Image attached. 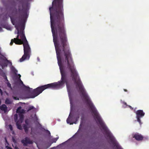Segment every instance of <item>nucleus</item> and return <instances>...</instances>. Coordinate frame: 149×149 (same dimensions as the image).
<instances>
[{"instance_id": "7c9ffc66", "label": "nucleus", "mask_w": 149, "mask_h": 149, "mask_svg": "<svg viewBox=\"0 0 149 149\" xmlns=\"http://www.w3.org/2000/svg\"><path fill=\"white\" fill-rule=\"evenodd\" d=\"M124 90L125 92H127V90L126 89H124Z\"/></svg>"}, {"instance_id": "423d86ee", "label": "nucleus", "mask_w": 149, "mask_h": 149, "mask_svg": "<svg viewBox=\"0 0 149 149\" xmlns=\"http://www.w3.org/2000/svg\"><path fill=\"white\" fill-rule=\"evenodd\" d=\"M133 137L138 141H142L143 138V136L141 134L138 133H136L134 134Z\"/></svg>"}, {"instance_id": "c85d7f7f", "label": "nucleus", "mask_w": 149, "mask_h": 149, "mask_svg": "<svg viewBox=\"0 0 149 149\" xmlns=\"http://www.w3.org/2000/svg\"><path fill=\"white\" fill-rule=\"evenodd\" d=\"M0 93H2V91L1 89H0Z\"/></svg>"}, {"instance_id": "6ab92c4d", "label": "nucleus", "mask_w": 149, "mask_h": 149, "mask_svg": "<svg viewBox=\"0 0 149 149\" xmlns=\"http://www.w3.org/2000/svg\"><path fill=\"white\" fill-rule=\"evenodd\" d=\"M58 139V138H56L53 139V142L55 143Z\"/></svg>"}, {"instance_id": "0eeeda50", "label": "nucleus", "mask_w": 149, "mask_h": 149, "mask_svg": "<svg viewBox=\"0 0 149 149\" xmlns=\"http://www.w3.org/2000/svg\"><path fill=\"white\" fill-rule=\"evenodd\" d=\"M22 107H19L17 108L16 110V112L19 114H23L25 113V111L24 109H21Z\"/></svg>"}, {"instance_id": "cd10ccee", "label": "nucleus", "mask_w": 149, "mask_h": 149, "mask_svg": "<svg viewBox=\"0 0 149 149\" xmlns=\"http://www.w3.org/2000/svg\"><path fill=\"white\" fill-rule=\"evenodd\" d=\"M15 117H16V119H17V114H15Z\"/></svg>"}, {"instance_id": "393cba45", "label": "nucleus", "mask_w": 149, "mask_h": 149, "mask_svg": "<svg viewBox=\"0 0 149 149\" xmlns=\"http://www.w3.org/2000/svg\"><path fill=\"white\" fill-rule=\"evenodd\" d=\"M5 141H6V143H7L8 144V141H7V139H6V138H5Z\"/></svg>"}, {"instance_id": "4c0bfd02", "label": "nucleus", "mask_w": 149, "mask_h": 149, "mask_svg": "<svg viewBox=\"0 0 149 149\" xmlns=\"http://www.w3.org/2000/svg\"><path fill=\"white\" fill-rule=\"evenodd\" d=\"M15 121L16 122V120H15Z\"/></svg>"}, {"instance_id": "9d476101", "label": "nucleus", "mask_w": 149, "mask_h": 149, "mask_svg": "<svg viewBox=\"0 0 149 149\" xmlns=\"http://www.w3.org/2000/svg\"><path fill=\"white\" fill-rule=\"evenodd\" d=\"M18 115L19 118V120L17 121H19V122L22 123L24 120V116L23 114H19Z\"/></svg>"}, {"instance_id": "4be33fe9", "label": "nucleus", "mask_w": 149, "mask_h": 149, "mask_svg": "<svg viewBox=\"0 0 149 149\" xmlns=\"http://www.w3.org/2000/svg\"><path fill=\"white\" fill-rule=\"evenodd\" d=\"M6 147L7 148V149H13L10 147L8 146H6Z\"/></svg>"}, {"instance_id": "7ed1b4c3", "label": "nucleus", "mask_w": 149, "mask_h": 149, "mask_svg": "<svg viewBox=\"0 0 149 149\" xmlns=\"http://www.w3.org/2000/svg\"><path fill=\"white\" fill-rule=\"evenodd\" d=\"M136 115V118L137 121L139 123L140 125H141L142 123L141 122L140 118L143 117L145 113L143 110H139L135 112Z\"/></svg>"}, {"instance_id": "39448f33", "label": "nucleus", "mask_w": 149, "mask_h": 149, "mask_svg": "<svg viewBox=\"0 0 149 149\" xmlns=\"http://www.w3.org/2000/svg\"><path fill=\"white\" fill-rule=\"evenodd\" d=\"M21 141L23 145L25 146H27V144H32L33 143V141L30 140V139L27 137L25 138L24 139L22 140Z\"/></svg>"}, {"instance_id": "dca6fc26", "label": "nucleus", "mask_w": 149, "mask_h": 149, "mask_svg": "<svg viewBox=\"0 0 149 149\" xmlns=\"http://www.w3.org/2000/svg\"><path fill=\"white\" fill-rule=\"evenodd\" d=\"M7 86L8 87L10 88L11 89H12V87L11 86V84L9 81L7 82L6 83Z\"/></svg>"}, {"instance_id": "f704fd0d", "label": "nucleus", "mask_w": 149, "mask_h": 149, "mask_svg": "<svg viewBox=\"0 0 149 149\" xmlns=\"http://www.w3.org/2000/svg\"><path fill=\"white\" fill-rule=\"evenodd\" d=\"M48 132H49V133L50 134V132L49 131H48Z\"/></svg>"}, {"instance_id": "5701e85b", "label": "nucleus", "mask_w": 149, "mask_h": 149, "mask_svg": "<svg viewBox=\"0 0 149 149\" xmlns=\"http://www.w3.org/2000/svg\"><path fill=\"white\" fill-rule=\"evenodd\" d=\"M13 98L16 100H19V98L17 97H13Z\"/></svg>"}, {"instance_id": "f03ea898", "label": "nucleus", "mask_w": 149, "mask_h": 149, "mask_svg": "<svg viewBox=\"0 0 149 149\" xmlns=\"http://www.w3.org/2000/svg\"><path fill=\"white\" fill-rule=\"evenodd\" d=\"M18 9L19 13H20L22 12L23 14H19L18 20L11 17H10L12 24L13 25H15V28L17 30L18 35L16 38L11 39L10 45H12L14 42L17 45L23 44L24 54L19 59V61L22 62L25 60H29L30 58L31 53L30 47L23 31L26 19L28 16V14H27V11L29 9L28 3H22V7L19 5L18 6Z\"/></svg>"}, {"instance_id": "f257e3e1", "label": "nucleus", "mask_w": 149, "mask_h": 149, "mask_svg": "<svg viewBox=\"0 0 149 149\" xmlns=\"http://www.w3.org/2000/svg\"><path fill=\"white\" fill-rule=\"evenodd\" d=\"M53 37V41L55 47L58 63L61 74L60 81L40 86L34 89L31 92L29 98H34L47 88L58 89L65 83L67 84L66 75L65 72V67L62 62V58L65 57L64 61L67 69L71 72L72 80L76 85V88H79L83 99L94 115L95 119L107 134V127L102 121L93 104L91 101L86 93L75 67L72 56L70 51L65 27H51Z\"/></svg>"}, {"instance_id": "20e7f679", "label": "nucleus", "mask_w": 149, "mask_h": 149, "mask_svg": "<svg viewBox=\"0 0 149 149\" xmlns=\"http://www.w3.org/2000/svg\"><path fill=\"white\" fill-rule=\"evenodd\" d=\"M25 124H23V127L25 133H27L28 132L29 129L31 126V121L30 119L27 118L25 120Z\"/></svg>"}, {"instance_id": "a878e982", "label": "nucleus", "mask_w": 149, "mask_h": 149, "mask_svg": "<svg viewBox=\"0 0 149 149\" xmlns=\"http://www.w3.org/2000/svg\"><path fill=\"white\" fill-rule=\"evenodd\" d=\"M19 81L22 84H23V82L20 79H19Z\"/></svg>"}, {"instance_id": "f8f14e48", "label": "nucleus", "mask_w": 149, "mask_h": 149, "mask_svg": "<svg viewBox=\"0 0 149 149\" xmlns=\"http://www.w3.org/2000/svg\"><path fill=\"white\" fill-rule=\"evenodd\" d=\"M21 123L19 122V121H17L16 122V125L17 129L20 130H22V127L20 124Z\"/></svg>"}, {"instance_id": "c756f323", "label": "nucleus", "mask_w": 149, "mask_h": 149, "mask_svg": "<svg viewBox=\"0 0 149 149\" xmlns=\"http://www.w3.org/2000/svg\"><path fill=\"white\" fill-rule=\"evenodd\" d=\"M37 60H38V61H40V58H39L38 57V58H37Z\"/></svg>"}, {"instance_id": "72a5a7b5", "label": "nucleus", "mask_w": 149, "mask_h": 149, "mask_svg": "<svg viewBox=\"0 0 149 149\" xmlns=\"http://www.w3.org/2000/svg\"><path fill=\"white\" fill-rule=\"evenodd\" d=\"M127 104V103H126V102H125V105H127V104Z\"/></svg>"}, {"instance_id": "f3484780", "label": "nucleus", "mask_w": 149, "mask_h": 149, "mask_svg": "<svg viewBox=\"0 0 149 149\" xmlns=\"http://www.w3.org/2000/svg\"><path fill=\"white\" fill-rule=\"evenodd\" d=\"M34 109V107L33 106H30L28 108V110H27V111L28 112V111H29L30 110H31L32 109Z\"/></svg>"}, {"instance_id": "9b49d317", "label": "nucleus", "mask_w": 149, "mask_h": 149, "mask_svg": "<svg viewBox=\"0 0 149 149\" xmlns=\"http://www.w3.org/2000/svg\"><path fill=\"white\" fill-rule=\"evenodd\" d=\"M72 118V116L70 114L66 120L67 122L68 123H69L70 125L73 124V123H71Z\"/></svg>"}, {"instance_id": "6e6552de", "label": "nucleus", "mask_w": 149, "mask_h": 149, "mask_svg": "<svg viewBox=\"0 0 149 149\" xmlns=\"http://www.w3.org/2000/svg\"><path fill=\"white\" fill-rule=\"evenodd\" d=\"M4 60L6 61L2 64V66L3 67H7L8 63L10 64V65H12V63L11 62H10V61L7 59L5 57V59Z\"/></svg>"}, {"instance_id": "473e14b6", "label": "nucleus", "mask_w": 149, "mask_h": 149, "mask_svg": "<svg viewBox=\"0 0 149 149\" xmlns=\"http://www.w3.org/2000/svg\"><path fill=\"white\" fill-rule=\"evenodd\" d=\"M29 1H32V0H27Z\"/></svg>"}, {"instance_id": "4468645a", "label": "nucleus", "mask_w": 149, "mask_h": 149, "mask_svg": "<svg viewBox=\"0 0 149 149\" xmlns=\"http://www.w3.org/2000/svg\"><path fill=\"white\" fill-rule=\"evenodd\" d=\"M5 103L6 104H11V102L7 98L5 100Z\"/></svg>"}, {"instance_id": "ddd939ff", "label": "nucleus", "mask_w": 149, "mask_h": 149, "mask_svg": "<svg viewBox=\"0 0 149 149\" xmlns=\"http://www.w3.org/2000/svg\"><path fill=\"white\" fill-rule=\"evenodd\" d=\"M81 119V121L80 124L79 125L80 127H81L84 122V117L83 116L82 117Z\"/></svg>"}, {"instance_id": "2f4dec72", "label": "nucleus", "mask_w": 149, "mask_h": 149, "mask_svg": "<svg viewBox=\"0 0 149 149\" xmlns=\"http://www.w3.org/2000/svg\"><path fill=\"white\" fill-rule=\"evenodd\" d=\"M15 149H19V148L17 147H15Z\"/></svg>"}, {"instance_id": "aec40b11", "label": "nucleus", "mask_w": 149, "mask_h": 149, "mask_svg": "<svg viewBox=\"0 0 149 149\" xmlns=\"http://www.w3.org/2000/svg\"><path fill=\"white\" fill-rule=\"evenodd\" d=\"M23 85H24V86H25V88H26V90H29V89H32V88H30L29 87H27V86H25L24 85V84H23Z\"/></svg>"}, {"instance_id": "c9c22d12", "label": "nucleus", "mask_w": 149, "mask_h": 149, "mask_svg": "<svg viewBox=\"0 0 149 149\" xmlns=\"http://www.w3.org/2000/svg\"><path fill=\"white\" fill-rule=\"evenodd\" d=\"M74 123L76 124V122H74Z\"/></svg>"}, {"instance_id": "1a4fd4ad", "label": "nucleus", "mask_w": 149, "mask_h": 149, "mask_svg": "<svg viewBox=\"0 0 149 149\" xmlns=\"http://www.w3.org/2000/svg\"><path fill=\"white\" fill-rule=\"evenodd\" d=\"M0 109L1 110L3 111L5 113L7 111V107L5 104H3L0 106Z\"/></svg>"}, {"instance_id": "a211bd4d", "label": "nucleus", "mask_w": 149, "mask_h": 149, "mask_svg": "<svg viewBox=\"0 0 149 149\" xmlns=\"http://www.w3.org/2000/svg\"><path fill=\"white\" fill-rule=\"evenodd\" d=\"M8 127L11 131H12L13 130V128L11 125H8Z\"/></svg>"}, {"instance_id": "e433bc0d", "label": "nucleus", "mask_w": 149, "mask_h": 149, "mask_svg": "<svg viewBox=\"0 0 149 149\" xmlns=\"http://www.w3.org/2000/svg\"><path fill=\"white\" fill-rule=\"evenodd\" d=\"M79 118V116H78V118Z\"/></svg>"}, {"instance_id": "412c9836", "label": "nucleus", "mask_w": 149, "mask_h": 149, "mask_svg": "<svg viewBox=\"0 0 149 149\" xmlns=\"http://www.w3.org/2000/svg\"><path fill=\"white\" fill-rule=\"evenodd\" d=\"M4 79H5V81H7V82L9 81L7 79V77L6 76V77H5L4 78Z\"/></svg>"}, {"instance_id": "2eb2a0df", "label": "nucleus", "mask_w": 149, "mask_h": 149, "mask_svg": "<svg viewBox=\"0 0 149 149\" xmlns=\"http://www.w3.org/2000/svg\"><path fill=\"white\" fill-rule=\"evenodd\" d=\"M33 120L37 122L38 120V118L36 114H35L33 117Z\"/></svg>"}, {"instance_id": "bb28decb", "label": "nucleus", "mask_w": 149, "mask_h": 149, "mask_svg": "<svg viewBox=\"0 0 149 149\" xmlns=\"http://www.w3.org/2000/svg\"><path fill=\"white\" fill-rule=\"evenodd\" d=\"M18 75L19 76V79H20V78L21 77V75L19 74H18Z\"/></svg>"}, {"instance_id": "b1692460", "label": "nucleus", "mask_w": 149, "mask_h": 149, "mask_svg": "<svg viewBox=\"0 0 149 149\" xmlns=\"http://www.w3.org/2000/svg\"><path fill=\"white\" fill-rule=\"evenodd\" d=\"M128 107L131 110H133V108H132L131 106L129 105Z\"/></svg>"}]
</instances>
